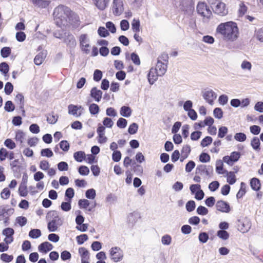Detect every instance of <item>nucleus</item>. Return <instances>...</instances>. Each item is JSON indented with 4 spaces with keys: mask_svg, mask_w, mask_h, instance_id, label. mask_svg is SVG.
<instances>
[{
    "mask_svg": "<svg viewBox=\"0 0 263 263\" xmlns=\"http://www.w3.org/2000/svg\"><path fill=\"white\" fill-rule=\"evenodd\" d=\"M216 32L226 41H234L238 37L239 30L236 23L227 22L220 24L216 28Z\"/></svg>",
    "mask_w": 263,
    "mask_h": 263,
    "instance_id": "obj_1",
    "label": "nucleus"
},
{
    "mask_svg": "<svg viewBox=\"0 0 263 263\" xmlns=\"http://www.w3.org/2000/svg\"><path fill=\"white\" fill-rule=\"evenodd\" d=\"M53 15L57 25L59 26L62 24L64 25L67 22L68 18L70 20V17H72L76 22L79 21V16L72 12L68 7L64 5L57 7L54 10Z\"/></svg>",
    "mask_w": 263,
    "mask_h": 263,
    "instance_id": "obj_2",
    "label": "nucleus"
},
{
    "mask_svg": "<svg viewBox=\"0 0 263 263\" xmlns=\"http://www.w3.org/2000/svg\"><path fill=\"white\" fill-rule=\"evenodd\" d=\"M46 217L49 220L47 228L49 232H55L63 223V219L60 217L59 213L56 211L49 212Z\"/></svg>",
    "mask_w": 263,
    "mask_h": 263,
    "instance_id": "obj_3",
    "label": "nucleus"
},
{
    "mask_svg": "<svg viewBox=\"0 0 263 263\" xmlns=\"http://www.w3.org/2000/svg\"><path fill=\"white\" fill-rule=\"evenodd\" d=\"M197 11L198 13L203 17L209 18L212 15V12L204 2L199 3L197 6Z\"/></svg>",
    "mask_w": 263,
    "mask_h": 263,
    "instance_id": "obj_4",
    "label": "nucleus"
},
{
    "mask_svg": "<svg viewBox=\"0 0 263 263\" xmlns=\"http://www.w3.org/2000/svg\"><path fill=\"white\" fill-rule=\"evenodd\" d=\"M179 8L187 14H190L194 10V4L192 0H180Z\"/></svg>",
    "mask_w": 263,
    "mask_h": 263,
    "instance_id": "obj_5",
    "label": "nucleus"
},
{
    "mask_svg": "<svg viewBox=\"0 0 263 263\" xmlns=\"http://www.w3.org/2000/svg\"><path fill=\"white\" fill-rule=\"evenodd\" d=\"M213 172V167L211 165L206 166L204 164L198 165L196 168V174L200 175H205L210 177Z\"/></svg>",
    "mask_w": 263,
    "mask_h": 263,
    "instance_id": "obj_6",
    "label": "nucleus"
},
{
    "mask_svg": "<svg viewBox=\"0 0 263 263\" xmlns=\"http://www.w3.org/2000/svg\"><path fill=\"white\" fill-rule=\"evenodd\" d=\"M110 255L112 257L111 259L116 262L121 260L123 257V251L118 247H112L110 249Z\"/></svg>",
    "mask_w": 263,
    "mask_h": 263,
    "instance_id": "obj_7",
    "label": "nucleus"
},
{
    "mask_svg": "<svg viewBox=\"0 0 263 263\" xmlns=\"http://www.w3.org/2000/svg\"><path fill=\"white\" fill-rule=\"evenodd\" d=\"M213 12L220 16H225L228 13V10L226 8V4L223 2L218 3L216 6L212 7Z\"/></svg>",
    "mask_w": 263,
    "mask_h": 263,
    "instance_id": "obj_8",
    "label": "nucleus"
},
{
    "mask_svg": "<svg viewBox=\"0 0 263 263\" xmlns=\"http://www.w3.org/2000/svg\"><path fill=\"white\" fill-rule=\"evenodd\" d=\"M124 11L123 4L122 0H114L112 6V12L114 15L119 16Z\"/></svg>",
    "mask_w": 263,
    "mask_h": 263,
    "instance_id": "obj_9",
    "label": "nucleus"
},
{
    "mask_svg": "<svg viewBox=\"0 0 263 263\" xmlns=\"http://www.w3.org/2000/svg\"><path fill=\"white\" fill-rule=\"evenodd\" d=\"M240 156L239 152H233L231 154V155L224 156L223 158V161L230 165H233L234 163L237 161Z\"/></svg>",
    "mask_w": 263,
    "mask_h": 263,
    "instance_id": "obj_10",
    "label": "nucleus"
},
{
    "mask_svg": "<svg viewBox=\"0 0 263 263\" xmlns=\"http://www.w3.org/2000/svg\"><path fill=\"white\" fill-rule=\"evenodd\" d=\"M202 96L208 103L212 105L214 100L217 97V95L212 90L208 89L202 92Z\"/></svg>",
    "mask_w": 263,
    "mask_h": 263,
    "instance_id": "obj_11",
    "label": "nucleus"
},
{
    "mask_svg": "<svg viewBox=\"0 0 263 263\" xmlns=\"http://www.w3.org/2000/svg\"><path fill=\"white\" fill-rule=\"evenodd\" d=\"M216 208L218 211L223 213H229L231 210L229 204L223 200L218 201L216 203Z\"/></svg>",
    "mask_w": 263,
    "mask_h": 263,
    "instance_id": "obj_12",
    "label": "nucleus"
},
{
    "mask_svg": "<svg viewBox=\"0 0 263 263\" xmlns=\"http://www.w3.org/2000/svg\"><path fill=\"white\" fill-rule=\"evenodd\" d=\"M167 64L164 62H160V61H157L156 67L154 69L155 70L158 75L161 77L163 76L166 71L167 67Z\"/></svg>",
    "mask_w": 263,
    "mask_h": 263,
    "instance_id": "obj_13",
    "label": "nucleus"
},
{
    "mask_svg": "<svg viewBox=\"0 0 263 263\" xmlns=\"http://www.w3.org/2000/svg\"><path fill=\"white\" fill-rule=\"evenodd\" d=\"M140 218V214L137 212H134L129 214L127 217V222L129 227H133Z\"/></svg>",
    "mask_w": 263,
    "mask_h": 263,
    "instance_id": "obj_14",
    "label": "nucleus"
},
{
    "mask_svg": "<svg viewBox=\"0 0 263 263\" xmlns=\"http://www.w3.org/2000/svg\"><path fill=\"white\" fill-rule=\"evenodd\" d=\"M36 7L40 8H46L50 4V1L48 0H30Z\"/></svg>",
    "mask_w": 263,
    "mask_h": 263,
    "instance_id": "obj_15",
    "label": "nucleus"
},
{
    "mask_svg": "<svg viewBox=\"0 0 263 263\" xmlns=\"http://www.w3.org/2000/svg\"><path fill=\"white\" fill-rule=\"evenodd\" d=\"M102 91L97 89V87H93L90 91V96L95 99V100L99 102L101 98L102 95Z\"/></svg>",
    "mask_w": 263,
    "mask_h": 263,
    "instance_id": "obj_16",
    "label": "nucleus"
},
{
    "mask_svg": "<svg viewBox=\"0 0 263 263\" xmlns=\"http://www.w3.org/2000/svg\"><path fill=\"white\" fill-rule=\"evenodd\" d=\"M52 248V245L48 241H45L41 243L38 247V250L40 252L45 253L51 250Z\"/></svg>",
    "mask_w": 263,
    "mask_h": 263,
    "instance_id": "obj_17",
    "label": "nucleus"
},
{
    "mask_svg": "<svg viewBox=\"0 0 263 263\" xmlns=\"http://www.w3.org/2000/svg\"><path fill=\"white\" fill-rule=\"evenodd\" d=\"M46 51L39 53L34 59V64L36 65H40L46 57Z\"/></svg>",
    "mask_w": 263,
    "mask_h": 263,
    "instance_id": "obj_18",
    "label": "nucleus"
},
{
    "mask_svg": "<svg viewBox=\"0 0 263 263\" xmlns=\"http://www.w3.org/2000/svg\"><path fill=\"white\" fill-rule=\"evenodd\" d=\"M238 229L242 233H246L248 232L250 228V225L249 222H245V221L239 220L237 224Z\"/></svg>",
    "mask_w": 263,
    "mask_h": 263,
    "instance_id": "obj_19",
    "label": "nucleus"
},
{
    "mask_svg": "<svg viewBox=\"0 0 263 263\" xmlns=\"http://www.w3.org/2000/svg\"><path fill=\"white\" fill-rule=\"evenodd\" d=\"M158 76H159V75H158L155 70H154V68H151L147 74L148 80L149 84L151 85L153 84L157 80Z\"/></svg>",
    "mask_w": 263,
    "mask_h": 263,
    "instance_id": "obj_20",
    "label": "nucleus"
},
{
    "mask_svg": "<svg viewBox=\"0 0 263 263\" xmlns=\"http://www.w3.org/2000/svg\"><path fill=\"white\" fill-rule=\"evenodd\" d=\"M250 186L253 190L258 191L261 187L260 180L258 178H253L250 180Z\"/></svg>",
    "mask_w": 263,
    "mask_h": 263,
    "instance_id": "obj_21",
    "label": "nucleus"
},
{
    "mask_svg": "<svg viewBox=\"0 0 263 263\" xmlns=\"http://www.w3.org/2000/svg\"><path fill=\"white\" fill-rule=\"evenodd\" d=\"M260 142L259 138L257 137H254L251 141V145L253 149L258 152L260 150Z\"/></svg>",
    "mask_w": 263,
    "mask_h": 263,
    "instance_id": "obj_22",
    "label": "nucleus"
},
{
    "mask_svg": "<svg viewBox=\"0 0 263 263\" xmlns=\"http://www.w3.org/2000/svg\"><path fill=\"white\" fill-rule=\"evenodd\" d=\"M97 7L101 10H104L107 7L110 0H95Z\"/></svg>",
    "mask_w": 263,
    "mask_h": 263,
    "instance_id": "obj_23",
    "label": "nucleus"
},
{
    "mask_svg": "<svg viewBox=\"0 0 263 263\" xmlns=\"http://www.w3.org/2000/svg\"><path fill=\"white\" fill-rule=\"evenodd\" d=\"M68 114L75 116L76 117H79L81 115V112L77 114L79 110L78 106L70 104L68 106Z\"/></svg>",
    "mask_w": 263,
    "mask_h": 263,
    "instance_id": "obj_24",
    "label": "nucleus"
},
{
    "mask_svg": "<svg viewBox=\"0 0 263 263\" xmlns=\"http://www.w3.org/2000/svg\"><path fill=\"white\" fill-rule=\"evenodd\" d=\"M132 109L128 106H123L120 109V115L124 117H129L132 114Z\"/></svg>",
    "mask_w": 263,
    "mask_h": 263,
    "instance_id": "obj_25",
    "label": "nucleus"
},
{
    "mask_svg": "<svg viewBox=\"0 0 263 263\" xmlns=\"http://www.w3.org/2000/svg\"><path fill=\"white\" fill-rule=\"evenodd\" d=\"M79 253L80 254L81 259L89 260V253L86 248L84 247L79 248Z\"/></svg>",
    "mask_w": 263,
    "mask_h": 263,
    "instance_id": "obj_26",
    "label": "nucleus"
},
{
    "mask_svg": "<svg viewBox=\"0 0 263 263\" xmlns=\"http://www.w3.org/2000/svg\"><path fill=\"white\" fill-rule=\"evenodd\" d=\"M42 235L40 230L37 229H31L29 232V236L33 239L40 237Z\"/></svg>",
    "mask_w": 263,
    "mask_h": 263,
    "instance_id": "obj_27",
    "label": "nucleus"
},
{
    "mask_svg": "<svg viewBox=\"0 0 263 263\" xmlns=\"http://www.w3.org/2000/svg\"><path fill=\"white\" fill-rule=\"evenodd\" d=\"M85 154L83 151H78L74 153V159L78 162H82L85 158Z\"/></svg>",
    "mask_w": 263,
    "mask_h": 263,
    "instance_id": "obj_28",
    "label": "nucleus"
},
{
    "mask_svg": "<svg viewBox=\"0 0 263 263\" xmlns=\"http://www.w3.org/2000/svg\"><path fill=\"white\" fill-rule=\"evenodd\" d=\"M65 43L69 46H75L76 42L74 37L72 34H68L64 40Z\"/></svg>",
    "mask_w": 263,
    "mask_h": 263,
    "instance_id": "obj_29",
    "label": "nucleus"
},
{
    "mask_svg": "<svg viewBox=\"0 0 263 263\" xmlns=\"http://www.w3.org/2000/svg\"><path fill=\"white\" fill-rule=\"evenodd\" d=\"M227 174V182L230 184H233L235 183L236 181V176L234 174V172H230L226 171Z\"/></svg>",
    "mask_w": 263,
    "mask_h": 263,
    "instance_id": "obj_30",
    "label": "nucleus"
},
{
    "mask_svg": "<svg viewBox=\"0 0 263 263\" xmlns=\"http://www.w3.org/2000/svg\"><path fill=\"white\" fill-rule=\"evenodd\" d=\"M66 202H62L61 205V209L65 212H68L70 211L71 209V202L69 200H68L67 199H65Z\"/></svg>",
    "mask_w": 263,
    "mask_h": 263,
    "instance_id": "obj_31",
    "label": "nucleus"
},
{
    "mask_svg": "<svg viewBox=\"0 0 263 263\" xmlns=\"http://www.w3.org/2000/svg\"><path fill=\"white\" fill-rule=\"evenodd\" d=\"M246 193V184L242 182L240 183V189L236 194V197L237 199L242 198Z\"/></svg>",
    "mask_w": 263,
    "mask_h": 263,
    "instance_id": "obj_32",
    "label": "nucleus"
},
{
    "mask_svg": "<svg viewBox=\"0 0 263 263\" xmlns=\"http://www.w3.org/2000/svg\"><path fill=\"white\" fill-rule=\"evenodd\" d=\"M19 194L22 197H26L28 194L27 186L26 184H20L18 189Z\"/></svg>",
    "mask_w": 263,
    "mask_h": 263,
    "instance_id": "obj_33",
    "label": "nucleus"
},
{
    "mask_svg": "<svg viewBox=\"0 0 263 263\" xmlns=\"http://www.w3.org/2000/svg\"><path fill=\"white\" fill-rule=\"evenodd\" d=\"M47 121L48 123L54 124H55L58 119V116L54 115V113L52 112L51 115H47Z\"/></svg>",
    "mask_w": 263,
    "mask_h": 263,
    "instance_id": "obj_34",
    "label": "nucleus"
},
{
    "mask_svg": "<svg viewBox=\"0 0 263 263\" xmlns=\"http://www.w3.org/2000/svg\"><path fill=\"white\" fill-rule=\"evenodd\" d=\"M74 195V190L71 187L68 188L65 191V198L67 199L68 200L71 201L72 198L73 197Z\"/></svg>",
    "mask_w": 263,
    "mask_h": 263,
    "instance_id": "obj_35",
    "label": "nucleus"
},
{
    "mask_svg": "<svg viewBox=\"0 0 263 263\" xmlns=\"http://www.w3.org/2000/svg\"><path fill=\"white\" fill-rule=\"evenodd\" d=\"M78 204L80 208L87 210L90 204V202L87 199H83L79 200Z\"/></svg>",
    "mask_w": 263,
    "mask_h": 263,
    "instance_id": "obj_36",
    "label": "nucleus"
},
{
    "mask_svg": "<svg viewBox=\"0 0 263 263\" xmlns=\"http://www.w3.org/2000/svg\"><path fill=\"white\" fill-rule=\"evenodd\" d=\"M140 21L134 18L132 23V28L134 32H138L140 31Z\"/></svg>",
    "mask_w": 263,
    "mask_h": 263,
    "instance_id": "obj_37",
    "label": "nucleus"
},
{
    "mask_svg": "<svg viewBox=\"0 0 263 263\" xmlns=\"http://www.w3.org/2000/svg\"><path fill=\"white\" fill-rule=\"evenodd\" d=\"M96 196V191L93 189H88L86 191L85 196L87 199H93Z\"/></svg>",
    "mask_w": 263,
    "mask_h": 263,
    "instance_id": "obj_38",
    "label": "nucleus"
},
{
    "mask_svg": "<svg viewBox=\"0 0 263 263\" xmlns=\"http://www.w3.org/2000/svg\"><path fill=\"white\" fill-rule=\"evenodd\" d=\"M172 237L170 235L165 234L161 238V242L164 245L168 246L171 243Z\"/></svg>",
    "mask_w": 263,
    "mask_h": 263,
    "instance_id": "obj_39",
    "label": "nucleus"
},
{
    "mask_svg": "<svg viewBox=\"0 0 263 263\" xmlns=\"http://www.w3.org/2000/svg\"><path fill=\"white\" fill-rule=\"evenodd\" d=\"M89 110L91 115H95L98 114L99 111V107L97 104L92 103L90 105Z\"/></svg>",
    "mask_w": 263,
    "mask_h": 263,
    "instance_id": "obj_40",
    "label": "nucleus"
},
{
    "mask_svg": "<svg viewBox=\"0 0 263 263\" xmlns=\"http://www.w3.org/2000/svg\"><path fill=\"white\" fill-rule=\"evenodd\" d=\"M213 141V139L210 136H206L201 142V146L203 147L210 145Z\"/></svg>",
    "mask_w": 263,
    "mask_h": 263,
    "instance_id": "obj_41",
    "label": "nucleus"
},
{
    "mask_svg": "<svg viewBox=\"0 0 263 263\" xmlns=\"http://www.w3.org/2000/svg\"><path fill=\"white\" fill-rule=\"evenodd\" d=\"M198 238L200 242L204 243L207 242L209 238V237L207 233L201 232L199 234Z\"/></svg>",
    "mask_w": 263,
    "mask_h": 263,
    "instance_id": "obj_42",
    "label": "nucleus"
},
{
    "mask_svg": "<svg viewBox=\"0 0 263 263\" xmlns=\"http://www.w3.org/2000/svg\"><path fill=\"white\" fill-rule=\"evenodd\" d=\"M98 34L103 37H105L109 35V33L108 30L104 27H100L98 30Z\"/></svg>",
    "mask_w": 263,
    "mask_h": 263,
    "instance_id": "obj_43",
    "label": "nucleus"
},
{
    "mask_svg": "<svg viewBox=\"0 0 263 263\" xmlns=\"http://www.w3.org/2000/svg\"><path fill=\"white\" fill-rule=\"evenodd\" d=\"M5 110L8 112H11L15 109V106L11 101H7L5 103Z\"/></svg>",
    "mask_w": 263,
    "mask_h": 263,
    "instance_id": "obj_44",
    "label": "nucleus"
},
{
    "mask_svg": "<svg viewBox=\"0 0 263 263\" xmlns=\"http://www.w3.org/2000/svg\"><path fill=\"white\" fill-rule=\"evenodd\" d=\"M41 155L42 156L47 157L48 158L51 157L53 154L52 151L49 148H46L44 149H42L41 152Z\"/></svg>",
    "mask_w": 263,
    "mask_h": 263,
    "instance_id": "obj_45",
    "label": "nucleus"
},
{
    "mask_svg": "<svg viewBox=\"0 0 263 263\" xmlns=\"http://www.w3.org/2000/svg\"><path fill=\"white\" fill-rule=\"evenodd\" d=\"M234 139L239 142H243L247 139V136L243 133H237L234 136Z\"/></svg>",
    "mask_w": 263,
    "mask_h": 263,
    "instance_id": "obj_46",
    "label": "nucleus"
},
{
    "mask_svg": "<svg viewBox=\"0 0 263 263\" xmlns=\"http://www.w3.org/2000/svg\"><path fill=\"white\" fill-rule=\"evenodd\" d=\"M78 172L80 175L83 176H86L89 174V170L87 166L81 165L79 167Z\"/></svg>",
    "mask_w": 263,
    "mask_h": 263,
    "instance_id": "obj_47",
    "label": "nucleus"
},
{
    "mask_svg": "<svg viewBox=\"0 0 263 263\" xmlns=\"http://www.w3.org/2000/svg\"><path fill=\"white\" fill-rule=\"evenodd\" d=\"M186 209L187 211L191 212L194 211L196 207L195 202L194 200H190L186 203Z\"/></svg>",
    "mask_w": 263,
    "mask_h": 263,
    "instance_id": "obj_48",
    "label": "nucleus"
},
{
    "mask_svg": "<svg viewBox=\"0 0 263 263\" xmlns=\"http://www.w3.org/2000/svg\"><path fill=\"white\" fill-rule=\"evenodd\" d=\"M217 236L223 240H227L229 237V234L225 230H219L217 233Z\"/></svg>",
    "mask_w": 263,
    "mask_h": 263,
    "instance_id": "obj_49",
    "label": "nucleus"
},
{
    "mask_svg": "<svg viewBox=\"0 0 263 263\" xmlns=\"http://www.w3.org/2000/svg\"><path fill=\"white\" fill-rule=\"evenodd\" d=\"M191 151L190 146L189 145H185L183 146L181 151V154L183 155V157H188Z\"/></svg>",
    "mask_w": 263,
    "mask_h": 263,
    "instance_id": "obj_50",
    "label": "nucleus"
},
{
    "mask_svg": "<svg viewBox=\"0 0 263 263\" xmlns=\"http://www.w3.org/2000/svg\"><path fill=\"white\" fill-rule=\"evenodd\" d=\"M1 54L3 58H7L11 54V49L8 47H3L1 50Z\"/></svg>",
    "mask_w": 263,
    "mask_h": 263,
    "instance_id": "obj_51",
    "label": "nucleus"
},
{
    "mask_svg": "<svg viewBox=\"0 0 263 263\" xmlns=\"http://www.w3.org/2000/svg\"><path fill=\"white\" fill-rule=\"evenodd\" d=\"M9 70V67L6 62H2L0 64V71L4 74H7Z\"/></svg>",
    "mask_w": 263,
    "mask_h": 263,
    "instance_id": "obj_52",
    "label": "nucleus"
},
{
    "mask_svg": "<svg viewBox=\"0 0 263 263\" xmlns=\"http://www.w3.org/2000/svg\"><path fill=\"white\" fill-rule=\"evenodd\" d=\"M138 129V125L136 123H133L128 127V132L131 134L133 135L137 132Z\"/></svg>",
    "mask_w": 263,
    "mask_h": 263,
    "instance_id": "obj_53",
    "label": "nucleus"
},
{
    "mask_svg": "<svg viewBox=\"0 0 263 263\" xmlns=\"http://www.w3.org/2000/svg\"><path fill=\"white\" fill-rule=\"evenodd\" d=\"M238 9V13L239 16L243 15L247 11V7L243 2H240Z\"/></svg>",
    "mask_w": 263,
    "mask_h": 263,
    "instance_id": "obj_54",
    "label": "nucleus"
},
{
    "mask_svg": "<svg viewBox=\"0 0 263 263\" xmlns=\"http://www.w3.org/2000/svg\"><path fill=\"white\" fill-rule=\"evenodd\" d=\"M1 259L5 262H10L13 260V256L6 253H3L1 255Z\"/></svg>",
    "mask_w": 263,
    "mask_h": 263,
    "instance_id": "obj_55",
    "label": "nucleus"
},
{
    "mask_svg": "<svg viewBox=\"0 0 263 263\" xmlns=\"http://www.w3.org/2000/svg\"><path fill=\"white\" fill-rule=\"evenodd\" d=\"M13 90V86L10 82H7L5 86V92L6 95H10Z\"/></svg>",
    "mask_w": 263,
    "mask_h": 263,
    "instance_id": "obj_56",
    "label": "nucleus"
},
{
    "mask_svg": "<svg viewBox=\"0 0 263 263\" xmlns=\"http://www.w3.org/2000/svg\"><path fill=\"white\" fill-rule=\"evenodd\" d=\"M199 160L201 162L206 163L210 161V156L205 153H202L199 156Z\"/></svg>",
    "mask_w": 263,
    "mask_h": 263,
    "instance_id": "obj_57",
    "label": "nucleus"
},
{
    "mask_svg": "<svg viewBox=\"0 0 263 263\" xmlns=\"http://www.w3.org/2000/svg\"><path fill=\"white\" fill-rule=\"evenodd\" d=\"M122 154L119 151H114L112 154V160L115 162H119L121 158Z\"/></svg>",
    "mask_w": 263,
    "mask_h": 263,
    "instance_id": "obj_58",
    "label": "nucleus"
},
{
    "mask_svg": "<svg viewBox=\"0 0 263 263\" xmlns=\"http://www.w3.org/2000/svg\"><path fill=\"white\" fill-rule=\"evenodd\" d=\"M228 128L226 126H221L218 129V137L220 138H223L228 133Z\"/></svg>",
    "mask_w": 263,
    "mask_h": 263,
    "instance_id": "obj_59",
    "label": "nucleus"
},
{
    "mask_svg": "<svg viewBox=\"0 0 263 263\" xmlns=\"http://www.w3.org/2000/svg\"><path fill=\"white\" fill-rule=\"evenodd\" d=\"M127 124V120L123 118H120L117 122V125L120 128H124Z\"/></svg>",
    "mask_w": 263,
    "mask_h": 263,
    "instance_id": "obj_60",
    "label": "nucleus"
},
{
    "mask_svg": "<svg viewBox=\"0 0 263 263\" xmlns=\"http://www.w3.org/2000/svg\"><path fill=\"white\" fill-rule=\"evenodd\" d=\"M5 145L10 149H14L15 146V143L11 139H7L4 142Z\"/></svg>",
    "mask_w": 263,
    "mask_h": 263,
    "instance_id": "obj_61",
    "label": "nucleus"
},
{
    "mask_svg": "<svg viewBox=\"0 0 263 263\" xmlns=\"http://www.w3.org/2000/svg\"><path fill=\"white\" fill-rule=\"evenodd\" d=\"M213 114L216 118L220 119L223 117V111L220 108H215L213 111Z\"/></svg>",
    "mask_w": 263,
    "mask_h": 263,
    "instance_id": "obj_62",
    "label": "nucleus"
},
{
    "mask_svg": "<svg viewBox=\"0 0 263 263\" xmlns=\"http://www.w3.org/2000/svg\"><path fill=\"white\" fill-rule=\"evenodd\" d=\"M77 242L79 245L83 244L85 241H87L88 239V236L86 234H82L76 237Z\"/></svg>",
    "mask_w": 263,
    "mask_h": 263,
    "instance_id": "obj_63",
    "label": "nucleus"
},
{
    "mask_svg": "<svg viewBox=\"0 0 263 263\" xmlns=\"http://www.w3.org/2000/svg\"><path fill=\"white\" fill-rule=\"evenodd\" d=\"M58 168L60 171H66L68 170V165L67 162L62 161L58 164Z\"/></svg>",
    "mask_w": 263,
    "mask_h": 263,
    "instance_id": "obj_64",
    "label": "nucleus"
}]
</instances>
